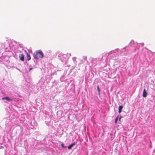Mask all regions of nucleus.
I'll return each instance as SVG.
<instances>
[{
  "label": "nucleus",
  "mask_w": 155,
  "mask_h": 155,
  "mask_svg": "<svg viewBox=\"0 0 155 155\" xmlns=\"http://www.w3.org/2000/svg\"><path fill=\"white\" fill-rule=\"evenodd\" d=\"M75 145V143H72L68 147V149L69 150L71 149L72 148V147Z\"/></svg>",
  "instance_id": "20e7f679"
},
{
  "label": "nucleus",
  "mask_w": 155,
  "mask_h": 155,
  "mask_svg": "<svg viewBox=\"0 0 155 155\" xmlns=\"http://www.w3.org/2000/svg\"><path fill=\"white\" fill-rule=\"evenodd\" d=\"M2 99L3 100H5L6 101H8V102H11L13 100V99L10 98L8 97H5L2 98Z\"/></svg>",
  "instance_id": "f03ea898"
},
{
  "label": "nucleus",
  "mask_w": 155,
  "mask_h": 155,
  "mask_svg": "<svg viewBox=\"0 0 155 155\" xmlns=\"http://www.w3.org/2000/svg\"><path fill=\"white\" fill-rule=\"evenodd\" d=\"M19 58L20 60L22 61H23L24 60V55L23 54H20L19 55Z\"/></svg>",
  "instance_id": "39448f33"
},
{
  "label": "nucleus",
  "mask_w": 155,
  "mask_h": 155,
  "mask_svg": "<svg viewBox=\"0 0 155 155\" xmlns=\"http://www.w3.org/2000/svg\"><path fill=\"white\" fill-rule=\"evenodd\" d=\"M61 147H63V148L66 147V146H64V144L63 143H62L61 144Z\"/></svg>",
  "instance_id": "1a4fd4ad"
},
{
  "label": "nucleus",
  "mask_w": 155,
  "mask_h": 155,
  "mask_svg": "<svg viewBox=\"0 0 155 155\" xmlns=\"http://www.w3.org/2000/svg\"><path fill=\"white\" fill-rule=\"evenodd\" d=\"M44 56L43 53L42 51L40 50L38 51L34 54V58L38 59L40 58H42Z\"/></svg>",
  "instance_id": "f257e3e1"
},
{
  "label": "nucleus",
  "mask_w": 155,
  "mask_h": 155,
  "mask_svg": "<svg viewBox=\"0 0 155 155\" xmlns=\"http://www.w3.org/2000/svg\"><path fill=\"white\" fill-rule=\"evenodd\" d=\"M27 59L28 61H29L31 59V57L29 55H28L27 56Z\"/></svg>",
  "instance_id": "0eeeda50"
},
{
  "label": "nucleus",
  "mask_w": 155,
  "mask_h": 155,
  "mask_svg": "<svg viewBox=\"0 0 155 155\" xmlns=\"http://www.w3.org/2000/svg\"><path fill=\"white\" fill-rule=\"evenodd\" d=\"M32 68H30V69H29V71H30L31 70H32Z\"/></svg>",
  "instance_id": "ddd939ff"
},
{
  "label": "nucleus",
  "mask_w": 155,
  "mask_h": 155,
  "mask_svg": "<svg viewBox=\"0 0 155 155\" xmlns=\"http://www.w3.org/2000/svg\"><path fill=\"white\" fill-rule=\"evenodd\" d=\"M115 123L116 124V118L115 119Z\"/></svg>",
  "instance_id": "f8f14e48"
},
{
  "label": "nucleus",
  "mask_w": 155,
  "mask_h": 155,
  "mask_svg": "<svg viewBox=\"0 0 155 155\" xmlns=\"http://www.w3.org/2000/svg\"><path fill=\"white\" fill-rule=\"evenodd\" d=\"M4 101V102H5V103H7V102L6 101Z\"/></svg>",
  "instance_id": "2eb2a0df"
},
{
  "label": "nucleus",
  "mask_w": 155,
  "mask_h": 155,
  "mask_svg": "<svg viewBox=\"0 0 155 155\" xmlns=\"http://www.w3.org/2000/svg\"><path fill=\"white\" fill-rule=\"evenodd\" d=\"M97 88L98 90V91H99V90H100V89H99V87L98 86H97Z\"/></svg>",
  "instance_id": "9b49d317"
},
{
  "label": "nucleus",
  "mask_w": 155,
  "mask_h": 155,
  "mask_svg": "<svg viewBox=\"0 0 155 155\" xmlns=\"http://www.w3.org/2000/svg\"><path fill=\"white\" fill-rule=\"evenodd\" d=\"M122 116H121L119 118V121L120 120V119L122 117Z\"/></svg>",
  "instance_id": "9d476101"
},
{
  "label": "nucleus",
  "mask_w": 155,
  "mask_h": 155,
  "mask_svg": "<svg viewBox=\"0 0 155 155\" xmlns=\"http://www.w3.org/2000/svg\"><path fill=\"white\" fill-rule=\"evenodd\" d=\"M118 116L117 117V120H118Z\"/></svg>",
  "instance_id": "4468645a"
},
{
  "label": "nucleus",
  "mask_w": 155,
  "mask_h": 155,
  "mask_svg": "<svg viewBox=\"0 0 155 155\" xmlns=\"http://www.w3.org/2000/svg\"><path fill=\"white\" fill-rule=\"evenodd\" d=\"M123 108V106L121 105L118 108V112L120 113L122 109Z\"/></svg>",
  "instance_id": "423d86ee"
},
{
  "label": "nucleus",
  "mask_w": 155,
  "mask_h": 155,
  "mask_svg": "<svg viewBox=\"0 0 155 155\" xmlns=\"http://www.w3.org/2000/svg\"><path fill=\"white\" fill-rule=\"evenodd\" d=\"M134 43V41L133 40H131L130 42V44H131H131H133Z\"/></svg>",
  "instance_id": "6e6552de"
},
{
  "label": "nucleus",
  "mask_w": 155,
  "mask_h": 155,
  "mask_svg": "<svg viewBox=\"0 0 155 155\" xmlns=\"http://www.w3.org/2000/svg\"><path fill=\"white\" fill-rule=\"evenodd\" d=\"M147 94V92H146V89L145 88L143 89V97H146Z\"/></svg>",
  "instance_id": "7ed1b4c3"
}]
</instances>
